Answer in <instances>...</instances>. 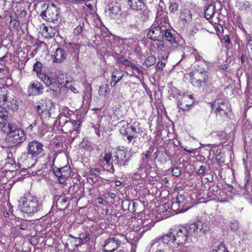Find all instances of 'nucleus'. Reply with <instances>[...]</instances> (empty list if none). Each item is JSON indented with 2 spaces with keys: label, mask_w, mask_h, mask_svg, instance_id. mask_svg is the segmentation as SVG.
<instances>
[{
  "label": "nucleus",
  "mask_w": 252,
  "mask_h": 252,
  "mask_svg": "<svg viewBox=\"0 0 252 252\" xmlns=\"http://www.w3.org/2000/svg\"><path fill=\"white\" fill-rule=\"evenodd\" d=\"M156 59L154 56H149L148 57L144 62V64L147 66H150L155 63Z\"/></svg>",
  "instance_id": "nucleus-44"
},
{
  "label": "nucleus",
  "mask_w": 252,
  "mask_h": 252,
  "mask_svg": "<svg viewBox=\"0 0 252 252\" xmlns=\"http://www.w3.org/2000/svg\"><path fill=\"white\" fill-rule=\"evenodd\" d=\"M217 136L220 140L224 139L226 136V133L224 131H218L217 133Z\"/></svg>",
  "instance_id": "nucleus-61"
},
{
  "label": "nucleus",
  "mask_w": 252,
  "mask_h": 252,
  "mask_svg": "<svg viewBox=\"0 0 252 252\" xmlns=\"http://www.w3.org/2000/svg\"><path fill=\"white\" fill-rule=\"evenodd\" d=\"M141 163L140 164L139 167L138 168V170H140L144 169L145 171V172L147 174L150 172V170L152 168L151 165L150 164V161L151 160H148V159H142L141 158Z\"/></svg>",
  "instance_id": "nucleus-29"
},
{
  "label": "nucleus",
  "mask_w": 252,
  "mask_h": 252,
  "mask_svg": "<svg viewBox=\"0 0 252 252\" xmlns=\"http://www.w3.org/2000/svg\"><path fill=\"white\" fill-rule=\"evenodd\" d=\"M172 173V175L175 177H179L181 175L182 170L181 167L176 166L174 168H170Z\"/></svg>",
  "instance_id": "nucleus-50"
},
{
  "label": "nucleus",
  "mask_w": 252,
  "mask_h": 252,
  "mask_svg": "<svg viewBox=\"0 0 252 252\" xmlns=\"http://www.w3.org/2000/svg\"><path fill=\"white\" fill-rule=\"evenodd\" d=\"M43 87L41 83L33 82L29 86L28 94L29 96L39 95L42 93Z\"/></svg>",
  "instance_id": "nucleus-14"
},
{
  "label": "nucleus",
  "mask_w": 252,
  "mask_h": 252,
  "mask_svg": "<svg viewBox=\"0 0 252 252\" xmlns=\"http://www.w3.org/2000/svg\"><path fill=\"white\" fill-rule=\"evenodd\" d=\"M212 110H220L231 108L228 101L222 98L216 99L211 105Z\"/></svg>",
  "instance_id": "nucleus-16"
},
{
  "label": "nucleus",
  "mask_w": 252,
  "mask_h": 252,
  "mask_svg": "<svg viewBox=\"0 0 252 252\" xmlns=\"http://www.w3.org/2000/svg\"><path fill=\"white\" fill-rule=\"evenodd\" d=\"M52 107L51 105H47L44 108V110H43V112L39 115V116L40 117V119L43 122L44 121L49 120L51 117V113L50 112V110L51 109Z\"/></svg>",
  "instance_id": "nucleus-24"
},
{
  "label": "nucleus",
  "mask_w": 252,
  "mask_h": 252,
  "mask_svg": "<svg viewBox=\"0 0 252 252\" xmlns=\"http://www.w3.org/2000/svg\"><path fill=\"white\" fill-rule=\"evenodd\" d=\"M110 91V86L108 84H105L99 87V92L102 95H105L109 93Z\"/></svg>",
  "instance_id": "nucleus-42"
},
{
  "label": "nucleus",
  "mask_w": 252,
  "mask_h": 252,
  "mask_svg": "<svg viewBox=\"0 0 252 252\" xmlns=\"http://www.w3.org/2000/svg\"><path fill=\"white\" fill-rule=\"evenodd\" d=\"M219 189V187L218 186H213L209 188V190L210 192H211L213 195L217 196L218 194Z\"/></svg>",
  "instance_id": "nucleus-59"
},
{
  "label": "nucleus",
  "mask_w": 252,
  "mask_h": 252,
  "mask_svg": "<svg viewBox=\"0 0 252 252\" xmlns=\"http://www.w3.org/2000/svg\"><path fill=\"white\" fill-rule=\"evenodd\" d=\"M37 123V120H35L32 124H31L29 126L27 127V129L30 131H32L33 127L36 126Z\"/></svg>",
  "instance_id": "nucleus-64"
},
{
  "label": "nucleus",
  "mask_w": 252,
  "mask_h": 252,
  "mask_svg": "<svg viewBox=\"0 0 252 252\" xmlns=\"http://www.w3.org/2000/svg\"><path fill=\"white\" fill-rule=\"evenodd\" d=\"M168 88L169 89L168 92L170 93H171L172 94H177V92H178V91L175 87L172 86V82L169 84Z\"/></svg>",
  "instance_id": "nucleus-58"
},
{
  "label": "nucleus",
  "mask_w": 252,
  "mask_h": 252,
  "mask_svg": "<svg viewBox=\"0 0 252 252\" xmlns=\"http://www.w3.org/2000/svg\"><path fill=\"white\" fill-rule=\"evenodd\" d=\"M54 175L58 178L59 182L61 184H64L70 174V167L65 165L62 168L54 167L53 169Z\"/></svg>",
  "instance_id": "nucleus-9"
},
{
  "label": "nucleus",
  "mask_w": 252,
  "mask_h": 252,
  "mask_svg": "<svg viewBox=\"0 0 252 252\" xmlns=\"http://www.w3.org/2000/svg\"><path fill=\"white\" fill-rule=\"evenodd\" d=\"M117 60L119 63L127 67H131L133 68V69L136 71L137 72H140V70H139V68L136 66L134 63H133V60H130L128 59H126L125 57L123 56L118 57L117 58Z\"/></svg>",
  "instance_id": "nucleus-20"
},
{
  "label": "nucleus",
  "mask_w": 252,
  "mask_h": 252,
  "mask_svg": "<svg viewBox=\"0 0 252 252\" xmlns=\"http://www.w3.org/2000/svg\"><path fill=\"white\" fill-rule=\"evenodd\" d=\"M8 131L7 133L6 142L8 146L14 147L20 145L27 138V135L24 130L18 128L12 123H8Z\"/></svg>",
  "instance_id": "nucleus-3"
},
{
  "label": "nucleus",
  "mask_w": 252,
  "mask_h": 252,
  "mask_svg": "<svg viewBox=\"0 0 252 252\" xmlns=\"http://www.w3.org/2000/svg\"><path fill=\"white\" fill-rule=\"evenodd\" d=\"M215 13V6L210 4L206 9L205 12V17L206 19L209 20L212 18Z\"/></svg>",
  "instance_id": "nucleus-33"
},
{
  "label": "nucleus",
  "mask_w": 252,
  "mask_h": 252,
  "mask_svg": "<svg viewBox=\"0 0 252 252\" xmlns=\"http://www.w3.org/2000/svg\"><path fill=\"white\" fill-rule=\"evenodd\" d=\"M58 15V12L57 7L55 6L54 4H52L51 6L48 7L46 10L41 12L40 16L41 17L48 21H53L57 19Z\"/></svg>",
  "instance_id": "nucleus-12"
},
{
  "label": "nucleus",
  "mask_w": 252,
  "mask_h": 252,
  "mask_svg": "<svg viewBox=\"0 0 252 252\" xmlns=\"http://www.w3.org/2000/svg\"><path fill=\"white\" fill-rule=\"evenodd\" d=\"M42 64L40 62H36L33 65V70L37 73V77L40 79H46V76L41 73Z\"/></svg>",
  "instance_id": "nucleus-27"
},
{
  "label": "nucleus",
  "mask_w": 252,
  "mask_h": 252,
  "mask_svg": "<svg viewBox=\"0 0 252 252\" xmlns=\"http://www.w3.org/2000/svg\"><path fill=\"white\" fill-rule=\"evenodd\" d=\"M154 151V147L150 146L149 150L141 154V158L152 161V155Z\"/></svg>",
  "instance_id": "nucleus-34"
},
{
  "label": "nucleus",
  "mask_w": 252,
  "mask_h": 252,
  "mask_svg": "<svg viewBox=\"0 0 252 252\" xmlns=\"http://www.w3.org/2000/svg\"><path fill=\"white\" fill-rule=\"evenodd\" d=\"M43 201L35 196L28 195L21 199L19 207L21 211L30 215L44 211Z\"/></svg>",
  "instance_id": "nucleus-2"
},
{
  "label": "nucleus",
  "mask_w": 252,
  "mask_h": 252,
  "mask_svg": "<svg viewBox=\"0 0 252 252\" xmlns=\"http://www.w3.org/2000/svg\"><path fill=\"white\" fill-rule=\"evenodd\" d=\"M191 83L194 87L200 88L205 86L207 82L206 80H191Z\"/></svg>",
  "instance_id": "nucleus-40"
},
{
  "label": "nucleus",
  "mask_w": 252,
  "mask_h": 252,
  "mask_svg": "<svg viewBox=\"0 0 252 252\" xmlns=\"http://www.w3.org/2000/svg\"><path fill=\"white\" fill-rule=\"evenodd\" d=\"M180 18L183 22H189L192 19V14L189 9H185L181 11Z\"/></svg>",
  "instance_id": "nucleus-25"
},
{
  "label": "nucleus",
  "mask_w": 252,
  "mask_h": 252,
  "mask_svg": "<svg viewBox=\"0 0 252 252\" xmlns=\"http://www.w3.org/2000/svg\"><path fill=\"white\" fill-rule=\"evenodd\" d=\"M210 230V222L207 220L203 221V226L200 228V233L207 234Z\"/></svg>",
  "instance_id": "nucleus-43"
},
{
  "label": "nucleus",
  "mask_w": 252,
  "mask_h": 252,
  "mask_svg": "<svg viewBox=\"0 0 252 252\" xmlns=\"http://www.w3.org/2000/svg\"><path fill=\"white\" fill-rule=\"evenodd\" d=\"M211 252H229V251L224 243L221 242L216 248L213 249Z\"/></svg>",
  "instance_id": "nucleus-39"
},
{
  "label": "nucleus",
  "mask_w": 252,
  "mask_h": 252,
  "mask_svg": "<svg viewBox=\"0 0 252 252\" xmlns=\"http://www.w3.org/2000/svg\"><path fill=\"white\" fill-rule=\"evenodd\" d=\"M58 119H59V125L60 126L63 127V126H69V124H72L71 121L67 120L66 118L64 117L61 115H59L58 116Z\"/></svg>",
  "instance_id": "nucleus-38"
},
{
  "label": "nucleus",
  "mask_w": 252,
  "mask_h": 252,
  "mask_svg": "<svg viewBox=\"0 0 252 252\" xmlns=\"http://www.w3.org/2000/svg\"><path fill=\"white\" fill-rule=\"evenodd\" d=\"M129 7L135 11H142L145 7L144 0H128Z\"/></svg>",
  "instance_id": "nucleus-19"
},
{
  "label": "nucleus",
  "mask_w": 252,
  "mask_h": 252,
  "mask_svg": "<svg viewBox=\"0 0 252 252\" xmlns=\"http://www.w3.org/2000/svg\"><path fill=\"white\" fill-rule=\"evenodd\" d=\"M130 204L131 203L129 200H123L121 201V209L124 211L129 210Z\"/></svg>",
  "instance_id": "nucleus-49"
},
{
  "label": "nucleus",
  "mask_w": 252,
  "mask_h": 252,
  "mask_svg": "<svg viewBox=\"0 0 252 252\" xmlns=\"http://www.w3.org/2000/svg\"><path fill=\"white\" fill-rule=\"evenodd\" d=\"M156 154V158H158L159 156H162V158H159V160L161 161H166L167 160V157H169V152L166 150L164 152L162 151L157 150L155 153Z\"/></svg>",
  "instance_id": "nucleus-37"
},
{
  "label": "nucleus",
  "mask_w": 252,
  "mask_h": 252,
  "mask_svg": "<svg viewBox=\"0 0 252 252\" xmlns=\"http://www.w3.org/2000/svg\"><path fill=\"white\" fill-rule=\"evenodd\" d=\"M66 58V52L64 49L62 48H57L53 56V62L56 63H62Z\"/></svg>",
  "instance_id": "nucleus-17"
},
{
  "label": "nucleus",
  "mask_w": 252,
  "mask_h": 252,
  "mask_svg": "<svg viewBox=\"0 0 252 252\" xmlns=\"http://www.w3.org/2000/svg\"><path fill=\"white\" fill-rule=\"evenodd\" d=\"M186 198L182 194H179L176 197V201L172 204V208L176 209L178 213H183L187 211L190 207L186 205Z\"/></svg>",
  "instance_id": "nucleus-10"
},
{
  "label": "nucleus",
  "mask_w": 252,
  "mask_h": 252,
  "mask_svg": "<svg viewBox=\"0 0 252 252\" xmlns=\"http://www.w3.org/2000/svg\"><path fill=\"white\" fill-rule=\"evenodd\" d=\"M230 111L231 108L220 110H214V111L217 116H219L224 119H227L229 117L228 113Z\"/></svg>",
  "instance_id": "nucleus-32"
},
{
  "label": "nucleus",
  "mask_w": 252,
  "mask_h": 252,
  "mask_svg": "<svg viewBox=\"0 0 252 252\" xmlns=\"http://www.w3.org/2000/svg\"><path fill=\"white\" fill-rule=\"evenodd\" d=\"M71 123L72 124H69V126H72L73 129L76 130L77 132H79V128L81 125L80 122L79 121H71Z\"/></svg>",
  "instance_id": "nucleus-52"
},
{
  "label": "nucleus",
  "mask_w": 252,
  "mask_h": 252,
  "mask_svg": "<svg viewBox=\"0 0 252 252\" xmlns=\"http://www.w3.org/2000/svg\"><path fill=\"white\" fill-rule=\"evenodd\" d=\"M47 105H51V107L55 106L54 103L51 99H48L47 100H41V101H40L37 103L33 105V109L39 116V115L43 112V110H44V108Z\"/></svg>",
  "instance_id": "nucleus-15"
},
{
  "label": "nucleus",
  "mask_w": 252,
  "mask_h": 252,
  "mask_svg": "<svg viewBox=\"0 0 252 252\" xmlns=\"http://www.w3.org/2000/svg\"><path fill=\"white\" fill-rule=\"evenodd\" d=\"M157 239L164 244L169 245L171 243L176 244L174 232L173 231H172L171 230L169 233L164 235L159 236Z\"/></svg>",
  "instance_id": "nucleus-21"
},
{
  "label": "nucleus",
  "mask_w": 252,
  "mask_h": 252,
  "mask_svg": "<svg viewBox=\"0 0 252 252\" xmlns=\"http://www.w3.org/2000/svg\"><path fill=\"white\" fill-rule=\"evenodd\" d=\"M27 151L22 154L21 159L26 164L33 167L42 157L43 153V145L38 141L32 140L29 141L26 148Z\"/></svg>",
  "instance_id": "nucleus-1"
},
{
  "label": "nucleus",
  "mask_w": 252,
  "mask_h": 252,
  "mask_svg": "<svg viewBox=\"0 0 252 252\" xmlns=\"http://www.w3.org/2000/svg\"><path fill=\"white\" fill-rule=\"evenodd\" d=\"M109 7L108 12L111 18H115L117 16L121 15V8L117 3L112 4Z\"/></svg>",
  "instance_id": "nucleus-22"
},
{
  "label": "nucleus",
  "mask_w": 252,
  "mask_h": 252,
  "mask_svg": "<svg viewBox=\"0 0 252 252\" xmlns=\"http://www.w3.org/2000/svg\"><path fill=\"white\" fill-rule=\"evenodd\" d=\"M121 123H124V125L119 129L120 133L126 138L128 143H131L133 140L135 142L134 139L137 138L138 133L136 128L125 122H121Z\"/></svg>",
  "instance_id": "nucleus-7"
},
{
  "label": "nucleus",
  "mask_w": 252,
  "mask_h": 252,
  "mask_svg": "<svg viewBox=\"0 0 252 252\" xmlns=\"http://www.w3.org/2000/svg\"><path fill=\"white\" fill-rule=\"evenodd\" d=\"M206 170V167L204 165H201L199 166V168L196 171V173L199 175L203 176L204 175V173L205 172Z\"/></svg>",
  "instance_id": "nucleus-57"
},
{
  "label": "nucleus",
  "mask_w": 252,
  "mask_h": 252,
  "mask_svg": "<svg viewBox=\"0 0 252 252\" xmlns=\"http://www.w3.org/2000/svg\"><path fill=\"white\" fill-rule=\"evenodd\" d=\"M67 198L66 197L58 199L57 201L58 209L60 210H65L68 206V205L67 204Z\"/></svg>",
  "instance_id": "nucleus-30"
},
{
  "label": "nucleus",
  "mask_w": 252,
  "mask_h": 252,
  "mask_svg": "<svg viewBox=\"0 0 252 252\" xmlns=\"http://www.w3.org/2000/svg\"><path fill=\"white\" fill-rule=\"evenodd\" d=\"M123 236L121 234L111 235L104 242L102 246L104 252H112L117 250L122 243L120 238Z\"/></svg>",
  "instance_id": "nucleus-6"
},
{
  "label": "nucleus",
  "mask_w": 252,
  "mask_h": 252,
  "mask_svg": "<svg viewBox=\"0 0 252 252\" xmlns=\"http://www.w3.org/2000/svg\"><path fill=\"white\" fill-rule=\"evenodd\" d=\"M179 95L180 97L178 99V108L184 111L189 110V107L193 105L194 103L192 95L184 93L182 95L181 94H179Z\"/></svg>",
  "instance_id": "nucleus-8"
},
{
  "label": "nucleus",
  "mask_w": 252,
  "mask_h": 252,
  "mask_svg": "<svg viewBox=\"0 0 252 252\" xmlns=\"http://www.w3.org/2000/svg\"><path fill=\"white\" fill-rule=\"evenodd\" d=\"M29 221L26 220H18L16 221V227L19 229L27 230L30 226Z\"/></svg>",
  "instance_id": "nucleus-26"
},
{
  "label": "nucleus",
  "mask_w": 252,
  "mask_h": 252,
  "mask_svg": "<svg viewBox=\"0 0 252 252\" xmlns=\"http://www.w3.org/2000/svg\"><path fill=\"white\" fill-rule=\"evenodd\" d=\"M160 12H161V11H159V10H158L157 12V18H159V20H158L157 22V27L161 29L160 31L164 32L165 31L168 30L167 28L169 26V24L167 22V18L166 17L164 16L160 18L161 16Z\"/></svg>",
  "instance_id": "nucleus-18"
},
{
  "label": "nucleus",
  "mask_w": 252,
  "mask_h": 252,
  "mask_svg": "<svg viewBox=\"0 0 252 252\" xmlns=\"http://www.w3.org/2000/svg\"><path fill=\"white\" fill-rule=\"evenodd\" d=\"M89 173L92 177L96 178L100 174V170L98 168H90L89 169Z\"/></svg>",
  "instance_id": "nucleus-51"
},
{
  "label": "nucleus",
  "mask_w": 252,
  "mask_h": 252,
  "mask_svg": "<svg viewBox=\"0 0 252 252\" xmlns=\"http://www.w3.org/2000/svg\"><path fill=\"white\" fill-rule=\"evenodd\" d=\"M56 81L57 80H46V83H49V86L51 90H56V89L60 88V86H62V83H63V82H60L59 81L57 82Z\"/></svg>",
  "instance_id": "nucleus-36"
},
{
  "label": "nucleus",
  "mask_w": 252,
  "mask_h": 252,
  "mask_svg": "<svg viewBox=\"0 0 252 252\" xmlns=\"http://www.w3.org/2000/svg\"><path fill=\"white\" fill-rule=\"evenodd\" d=\"M250 178L251 175H245L243 186H242L241 189L243 190V193L245 195H248L250 193L248 185L250 181Z\"/></svg>",
  "instance_id": "nucleus-31"
},
{
  "label": "nucleus",
  "mask_w": 252,
  "mask_h": 252,
  "mask_svg": "<svg viewBox=\"0 0 252 252\" xmlns=\"http://www.w3.org/2000/svg\"><path fill=\"white\" fill-rule=\"evenodd\" d=\"M190 230L194 237L198 235V232H200V228L203 226V221H197L196 222L188 224Z\"/></svg>",
  "instance_id": "nucleus-23"
},
{
  "label": "nucleus",
  "mask_w": 252,
  "mask_h": 252,
  "mask_svg": "<svg viewBox=\"0 0 252 252\" xmlns=\"http://www.w3.org/2000/svg\"><path fill=\"white\" fill-rule=\"evenodd\" d=\"M131 156H126V152L124 150L117 149L114 153L110 168L108 171L114 173L115 172L113 164L119 167L127 165L130 160Z\"/></svg>",
  "instance_id": "nucleus-5"
},
{
  "label": "nucleus",
  "mask_w": 252,
  "mask_h": 252,
  "mask_svg": "<svg viewBox=\"0 0 252 252\" xmlns=\"http://www.w3.org/2000/svg\"><path fill=\"white\" fill-rule=\"evenodd\" d=\"M60 114L66 118H69L73 114V111L69 110L67 107H64Z\"/></svg>",
  "instance_id": "nucleus-48"
},
{
  "label": "nucleus",
  "mask_w": 252,
  "mask_h": 252,
  "mask_svg": "<svg viewBox=\"0 0 252 252\" xmlns=\"http://www.w3.org/2000/svg\"><path fill=\"white\" fill-rule=\"evenodd\" d=\"M159 42L157 44V48L160 51H164L165 50V47L164 45V43L163 42V40L161 41H158Z\"/></svg>",
  "instance_id": "nucleus-60"
},
{
  "label": "nucleus",
  "mask_w": 252,
  "mask_h": 252,
  "mask_svg": "<svg viewBox=\"0 0 252 252\" xmlns=\"http://www.w3.org/2000/svg\"><path fill=\"white\" fill-rule=\"evenodd\" d=\"M82 32V27L81 26H77L73 31V33L75 35H78Z\"/></svg>",
  "instance_id": "nucleus-62"
},
{
  "label": "nucleus",
  "mask_w": 252,
  "mask_h": 252,
  "mask_svg": "<svg viewBox=\"0 0 252 252\" xmlns=\"http://www.w3.org/2000/svg\"><path fill=\"white\" fill-rule=\"evenodd\" d=\"M111 158H113L111 154L110 153H107L105 154L103 159L105 162L106 164H108L109 166H110V161Z\"/></svg>",
  "instance_id": "nucleus-54"
},
{
  "label": "nucleus",
  "mask_w": 252,
  "mask_h": 252,
  "mask_svg": "<svg viewBox=\"0 0 252 252\" xmlns=\"http://www.w3.org/2000/svg\"><path fill=\"white\" fill-rule=\"evenodd\" d=\"M239 227V223L237 220H233L230 222V229L231 231L235 232Z\"/></svg>",
  "instance_id": "nucleus-47"
},
{
  "label": "nucleus",
  "mask_w": 252,
  "mask_h": 252,
  "mask_svg": "<svg viewBox=\"0 0 252 252\" xmlns=\"http://www.w3.org/2000/svg\"><path fill=\"white\" fill-rule=\"evenodd\" d=\"M56 76L57 79H64L68 77L67 74L65 73H63L62 71H58L56 72Z\"/></svg>",
  "instance_id": "nucleus-55"
},
{
  "label": "nucleus",
  "mask_w": 252,
  "mask_h": 252,
  "mask_svg": "<svg viewBox=\"0 0 252 252\" xmlns=\"http://www.w3.org/2000/svg\"><path fill=\"white\" fill-rule=\"evenodd\" d=\"M179 8V4L175 1H171L169 5V11L171 13H175L176 11H178Z\"/></svg>",
  "instance_id": "nucleus-46"
},
{
  "label": "nucleus",
  "mask_w": 252,
  "mask_h": 252,
  "mask_svg": "<svg viewBox=\"0 0 252 252\" xmlns=\"http://www.w3.org/2000/svg\"><path fill=\"white\" fill-rule=\"evenodd\" d=\"M224 153L220 152L217 155L216 157V160L220 166H222L224 163Z\"/></svg>",
  "instance_id": "nucleus-45"
},
{
  "label": "nucleus",
  "mask_w": 252,
  "mask_h": 252,
  "mask_svg": "<svg viewBox=\"0 0 252 252\" xmlns=\"http://www.w3.org/2000/svg\"><path fill=\"white\" fill-rule=\"evenodd\" d=\"M198 73L199 74H202L201 77H203L204 79H205V78L208 77V75L207 72L206 71H205L204 69H203L202 71H200V72H199V70H197L196 71V73Z\"/></svg>",
  "instance_id": "nucleus-63"
},
{
  "label": "nucleus",
  "mask_w": 252,
  "mask_h": 252,
  "mask_svg": "<svg viewBox=\"0 0 252 252\" xmlns=\"http://www.w3.org/2000/svg\"><path fill=\"white\" fill-rule=\"evenodd\" d=\"M171 230L173 231L175 243L177 246H184L190 238L194 237L188 224Z\"/></svg>",
  "instance_id": "nucleus-4"
},
{
  "label": "nucleus",
  "mask_w": 252,
  "mask_h": 252,
  "mask_svg": "<svg viewBox=\"0 0 252 252\" xmlns=\"http://www.w3.org/2000/svg\"><path fill=\"white\" fill-rule=\"evenodd\" d=\"M9 103L6 91L4 89L0 88V106L5 105L9 107Z\"/></svg>",
  "instance_id": "nucleus-28"
},
{
  "label": "nucleus",
  "mask_w": 252,
  "mask_h": 252,
  "mask_svg": "<svg viewBox=\"0 0 252 252\" xmlns=\"http://www.w3.org/2000/svg\"><path fill=\"white\" fill-rule=\"evenodd\" d=\"M9 105H11L10 108L13 112L17 111L19 108V105L16 100L12 99V101L9 102Z\"/></svg>",
  "instance_id": "nucleus-53"
},
{
  "label": "nucleus",
  "mask_w": 252,
  "mask_h": 252,
  "mask_svg": "<svg viewBox=\"0 0 252 252\" xmlns=\"http://www.w3.org/2000/svg\"><path fill=\"white\" fill-rule=\"evenodd\" d=\"M161 29L157 27V24L152 25L147 33V37L153 41H161L163 39V33Z\"/></svg>",
  "instance_id": "nucleus-11"
},
{
  "label": "nucleus",
  "mask_w": 252,
  "mask_h": 252,
  "mask_svg": "<svg viewBox=\"0 0 252 252\" xmlns=\"http://www.w3.org/2000/svg\"><path fill=\"white\" fill-rule=\"evenodd\" d=\"M155 222H153L152 220L150 219H147L142 222V225L144 228L147 231L150 229L152 227L154 226Z\"/></svg>",
  "instance_id": "nucleus-41"
},
{
  "label": "nucleus",
  "mask_w": 252,
  "mask_h": 252,
  "mask_svg": "<svg viewBox=\"0 0 252 252\" xmlns=\"http://www.w3.org/2000/svg\"><path fill=\"white\" fill-rule=\"evenodd\" d=\"M236 5L242 10L247 11L252 7V4L249 1H245L243 2L238 1L236 2Z\"/></svg>",
  "instance_id": "nucleus-35"
},
{
  "label": "nucleus",
  "mask_w": 252,
  "mask_h": 252,
  "mask_svg": "<svg viewBox=\"0 0 252 252\" xmlns=\"http://www.w3.org/2000/svg\"><path fill=\"white\" fill-rule=\"evenodd\" d=\"M176 32L173 30L168 29L163 33V39L172 45L174 47H178V41L176 39Z\"/></svg>",
  "instance_id": "nucleus-13"
},
{
  "label": "nucleus",
  "mask_w": 252,
  "mask_h": 252,
  "mask_svg": "<svg viewBox=\"0 0 252 252\" xmlns=\"http://www.w3.org/2000/svg\"><path fill=\"white\" fill-rule=\"evenodd\" d=\"M90 145V142L88 141V139L86 138H84L83 139V141L80 144L79 146L80 147L83 148H87V147H89Z\"/></svg>",
  "instance_id": "nucleus-56"
}]
</instances>
